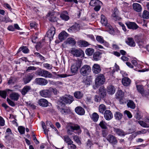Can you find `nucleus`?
Wrapping results in <instances>:
<instances>
[{
	"mask_svg": "<svg viewBox=\"0 0 149 149\" xmlns=\"http://www.w3.org/2000/svg\"><path fill=\"white\" fill-rule=\"evenodd\" d=\"M92 82V78L91 76H87L84 80V82L86 84L90 85Z\"/></svg>",
	"mask_w": 149,
	"mask_h": 149,
	"instance_id": "obj_40",
	"label": "nucleus"
},
{
	"mask_svg": "<svg viewBox=\"0 0 149 149\" xmlns=\"http://www.w3.org/2000/svg\"><path fill=\"white\" fill-rule=\"evenodd\" d=\"M136 87L138 92L140 93L142 96L146 97L148 95V93L144 91L142 86L137 85Z\"/></svg>",
	"mask_w": 149,
	"mask_h": 149,
	"instance_id": "obj_9",
	"label": "nucleus"
},
{
	"mask_svg": "<svg viewBox=\"0 0 149 149\" xmlns=\"http://www.w3.org/2000/svg\"><path fill=\"white\" fill-rule=\"evenodd\" d=\"M99 125L102 129H106L107 128V123L103 120L100 122Z\"/></svg>",
	"mask_w": 149,
	"mask_h": 149,
	"instance_id": "obj_41",
	"label": "nucleus"
},
{
	"mask_svg": "<svg viewBox=\"0 0 149 149\" xmlns=\"http://www.w3.org/2000/svg\"><path fill=\"white\" fill-rule=\"evenodd\" d=\"M126 43L131 47H134L136 44L133 39L131 38H128L127 40L126 41Z\"/></svg>",
	"mask_w": 149,
	"mask_h": 149,
	"instance_id": "obj_28",
	"label": "nucleus"
},
{
	"mask_svg": "<svg viewBox=\"0 0 149 149\" xmlns=\"http://www.w3.org/2000/svg\"><path fill=\"white\" fill-rule=\"evenodd\" d=\"M55 29L53 26H52L47 32V36L51 40L53 38L55 33Z\"/></svg>",
	"mask_w": 149,
	"mask_h": 149,
	"instance_id": "obj_8",
	"label": "nucleus"
},
{
	"mask_svg": "<svg viewBox=\"0 0 149 149\" xmlns=\"http://www.w3.org/2000/svg\"><path fill=\"white\" fill-rule=\"evenodd\" d=\"M19 96V94L16 93H13L10 95V98L14 101H17Z\"/></svg>",
	"mask_w": 149,
	"mask_h": 149,
	"instance_id": "obj_29",
	"label": "nucleus"
},
{
	"mask_svg": "<svg viewBox=\"0 0 149 149\" xmlns=\"http://www.w3.org/2000/svg\"><path fill=\"white\" fill-rule=\"evenodd\" d=\"M7 100L8 104L11 106L12 107H14L15 106V104L14 102H13L7 98Z\"/></svg>",
	"mask_w": 149,
	"mask_h": 149,
	"instance_id": "obj_59",
	"label": "nucleus"
},
{
	"mask_svg": "<svg viewBox=\"0 0 149 149\" xmlns=\"http://www.w3.org/2000/svg\"><path fill=\"white\" fill-rule=\"evenodd\" d=\"M107 140L111 143L113 145L116 144L117 141L115 137L111 134H109L107 138Z\"/></svg>",
	"mask_w": 149,
	"mask_h": 149,
	"instance_id": "obj_15",
	"label": "nucleus"
},
{
	"mask_svg": "<svg viewBox=\"0 0 149 149\" xmlns=\"http://www.w3.org/2000/svg\"><path fill=\"white\" fill-rule=\"evenodd\" d=\"M124 93L121 90H118L116 95V99H121L124 96Z\"/></svg>",
	"mask_w": 149,
	"mask_h": 149,
	"instance_id": "obj_33",
	"label": "nucleus"
},
{
	"mask_svg": "<svg viewBox=\"0 0 149 149\" xmlns=\"http://www.w3.org/2000/svg\"><path fill=\"white\" fill-rule=\"evenodd\" d=\"M74 95L76 98L81 99L83 97L84 94L82 93L80 91H77L74 93Z\"/></svg>",
	"mask_w": 149,
	"mask_h": 149,
	"instance_id": "obj_31",
	"label": "nucleus"
},
{
	"mask_svg": "<svg viewBox=\"0 0 149 149\" xmlns=\"http://www.w3.org/2000/svg\"><path fill=\"white\" fill-rule=\"evenodd\" d=\"M69 145L70 146H68V149H76L77 148L76 146L73 143L69 144Z\"/></svg>",
	"mask_w": 149,
	"mask_h": 149,
	"instance_id": "obj_64",
	"label": "nucleus"
},
{
	"mask_svg": "<svg viewBox=\"0 0 149 149\" xmlns=\"http://www.w3.org/2000/svg\"><path fill=\"white\" fill-rule=\"evenodd\" d=\"M123 84L125 86H128L130 84L131 81L128 77H124L123 78L122 80Z\"/></svg>",
	"mask_w": 149,
	"mask_h": 149,
	"instance_id": "obj_25",
	"label": "nucleus"
},
{
	"mask_svg": "<svg viewBox=\"0 0 149 149\" xmlns=\"http://www.w3.org/2000/svg\"><path fill=\"white\" fill-rule=\"evenodd\" d=\"M68 36V34L65 31L61 32L58 35V38L59 39L62 41Z\"/></svg>",
	"mask_w": 149,
	"mask_h": 149,
	"instance_id": "obj_27",
	"label": "nucleus"
},
{
	"mask_svg": "<svg viewBox=\"0 0 149 149\" xmlns=\"http://www.w3.org/2000/svg\"><path fill=\"white\" fill-rule=\"evenodd\" d=\"M138 123L143 127L147 128H148L149 127V125L143 121H139Z\"/></svg>",
	"mask_w": 149,
	"mask_h": 149,
	"instance_id": "obj_54",
	"label": "nucleus"
},
{
	"mask_svg": "<svg viewBox=\"0 0 149 149\" xmlns=\"http://www.w3.org/2000/svg\"><path fill=\"white\" fill-rule=\"evenodd\" d=\"M67 41L68 43L69 44L72 45H74L76 43V42L74 39L71 38H68Z\"/></svg>",
	"mask_w": 149,
	"mask_h": 149,
	"instance_id": "obj_49",
	"label": "nucleus"
},
{
	"mask_svg": "<svg viewBox=\"0 0 149 149\" xmlns=\"http://www.w3.org/2000/svg\"><path fill=\"white\" fill-rule=\"evenodd\" d=\"M127 106L128 107H130L131 109H134L136 107V105L134 102L131 100H129L127 104Z\"/></svg>",
	"mask_w": 149,
	"mask_h": 149,
	"instance_id": "obj_43",
	"label": "nucleus"
},
{
	"mask_svg": "<svg viewBox=\"0 0 149 149\" xmlns=\"http://www.w3.org/2000/svg\"><path fill=\"white\" fill-rule=\"evenodd\" d=\"M96 38L97 41L100 43L102 44L104 42L103 38L101 36H97Z\"/></svg>",
	"mask_w": 149,
	"mask_h": 149,
	"instance_id": "obj_53",
	"label": "nucleus"
},
{
	"mask_svg": "<svg viewBox=\"0 0 149 149\" xmlns=\"http://www.w3.org/2000/svg\"><path fill=\"white\" fill-rule=\"evenodd\" d=\"M73 139L78 144L80 145L81 144V142L80 140L79 136L77 135L73 136Z\"/></svg>",
	"mask_w": 149,
	"mask_h": 149,
	"instance_id": "obj_51",
	"label": "nucleus"
},
{
	"mask_svg": "<svg viewBox=\"0 0 149 149\" xmlns=\"http://www.w3.org/2000/svg\"><path fill=\"white\" fill-rule=\"evenodd\" d=\"M64 141L68 144V145L69 144L73 143V141L70 138L69 136L67 135H65L63 137Z\"/></svg>",
	"mask_w": 149,
	"mask_h": 149,
	"instance_id": "obj_37",
	"label": "nucleus"
},
{
	"mask_svg": "<svg viewBox=\"0 0 149 149\" xmlns=\"http://www.w3.org/2000/svg\"><path fill=\"white\" fill-rule=\"evenodd\" d=\"M102 53L99 52H96L94 53L93 56V60L95 61L100 60L102 57Z\"/></svg>",
	"mask_w": 149,
	"mask_h": 149,
	"instance_id": "obj_22",
	"label": "nucleus"
},
{
	"mask_svg": "<svg viewBox=\"0 0 149 149\" xmlns=\"http://www.w3.org/2000/svg\"><path fill=\"white\" fill-rule=\"evenodd\" d=\"M102 4V3L99 0H91L89 3L90 6H93Z\"/></svg>",
	"mask_w": 149,
	"mask_h": 149,
	"instance_id": "obj_32",
	"label": "nucleus"
},
{
	"mask_svg": "<svg viewBox=\"0 0 149 149\" xmlns=\"http://www.w3.org/2000/svg\"><path fill=\"white\" fill-rule=\"evenodd\" d=\"M81 61L80 60H76L72 65L71 71L73 74H75L78 71V70L81 66Z\"/></svg>",
	"mask_w": 149,
	"mask_h": 149,
	"instance_id": "obj_4",
	"label": "nucleus"
},
{
	"mask_svg": "<svg viewBox=\"0 0 149 149\" xmlns=\"http://www.w3.org/2000/svg\"><path fill=\"white\" fill-rule=\"evenodd\" d=\"M132 6L134 10L138 12H141L142 10L141 7L139 3H134L133 4Z\"/></svg>",
	"mask_w": 149,
	"mask_h": 149,
	"instance_id": "obj_26",
	"label": "nucleus"
},
{
	"mask_svg": "<svg viewBox=\"0 0 149 149\" xmlns=\"http://www.w3.org/2000/svg\"><path fill=\"white\" fill-rule=\"evenodd\" d=\"M16 79L14 77H10L8 80V83L9 85L13 84L16 82Z\"/></svg>",
	"mask_w": 149,
	"mask_h": 149,
	"instance_id": "obj_52",
	"label": "nucleus"
},
{
	"mask_svg": "<svg viewBox=\"0 0 149 149\" xmlns=\"http://www.w3.org/2000/svg\"><path fill=\"white\" fill-rule=\"evenodd\" d=\"M79 43L81 47H86L90 45L88 42L84 40H80Z\"/></svg>",
	"mask_w": 149,
	"mask_h": 149,
	"instance_id": "obj_38",
	"label": "nucleus"
},
{
	"mask_svg": "<svg viewBox=\"0 0 149 149\" xmlns=\"http://www.w3.org/2000/svg\"><path fill=\"white\" fill-rule=\"evenodd\" d=\"M86 54L88 56H92L94 52V49L92 48H88L85 50Z\"/></svg>",
	"mask_w": 149,
	"mask_h": 149,
	"instance_id": "obj_36",
	"label": "nucleus"
},
{
	"mask_svg": "<svg viewBox=\"0 0 149 149\" xmlns=\"http://www.w3.org/2000/svg\"><path fill=\"white\" fill-rule=\"evenodd\" d=\"M57 108L62 114L64 115L70 113L71 112L69 107H66L64 104L59 103V106L57 107Z\"/></svg>",
	"mask_w": 149,
	"mask_h": 149,
	"instance_id": "obj_3",
	"label": "nucleus"
},
{
	"mask_svg": "<svg viewBox=\"0 0 149 149\" xmlns=\"http://www.w3.org/2000/svg\"><path fill=\"white\" fill-rule=\"evenodd\" d=\"M92 119L94 122H97L98 120L99 116L96 113L94 112L92 115Z\"/></svg>",
	"mask_w": 149,
	"mask_h": 149,
	"instance_id": "obj_45",
	"label": "nucleus"
},
{
	"mask_svg": "<svg viewBox=\"0 0 149 149\" xmlns=\"http://www.w3.org/2000/svg\"><path fill=\"white\" fill-rule=\"evenodd\" d=\"M31 88L29 86H26L21 90V92L22 95H24L27 93L31 90Z\"/></svg>",
	"mask_w": 149,
	"mask_h": 149,
	"instance_id": "obj_24",
	"label": "nucleus"
},
{
	"mask_svg": "<svg viewBox=\"0 0 149 149\" xmlns=\"http://www.w3.org/2000/svg\"><path fill=\"white\" fill-rule=\"evenodd\" d=\"M101 22L102 25L105 26L106 27L109 26L110 24L107 22V20L104 15H101Z\"/></svg>",
	"mask_w": 149,
	"mask_h": 149,
	"instance_id": "obj_21",
	"label": "nucleus"
},
{
	"mask_svg": "<svg viewBox=\"0 0 149 149\" xmlns=\"http://www.w3.org/2000/svg\"><path fill=\"white\" fill-rule=\"evenodd\" d=\"M142 17L145 19H149V12L146 10H144L143 13Z\"/></svg>",
	"mask_w": 149,
	"mask_h": 149,
	"instance_id": "obj_50",
	"label": "nucleus"
},
{
	"mask_svg": "<svg viewBox=\"0 0 149 149\" xmlns=\"http://www.w3.org/2000/svg\"><path fill=\"white\" fill-rule=\"evenodd\" d=\"M49 21L52 22H56L58 20V18L55 16L51 15L49 19Z\"/></svg>",
	"mask_w": 149,
	"mask_h": 149,
	"instance_id": "obj_55",
	"label": "nucleus"
},
{
	"mask_svg": "<svg viewBox=\"0 0 149 149\" xmlns=\"http://www.w3.org/2000/svg\"><path fill=\"white\" fill-rule=\"evenodd\" d=\"M40 93L41 96L44 97H49L51 96L49 89L42 90L40 91Z\"/></svg>",
	"mask_w": 149,
	"mask_h": 149,
	"instance_id": "obj_12",
	"label": "nucleus"
},
{
	"mask_svg": "<svg viewBox=\"0 0 149 149\" xmlns=\"http://www.w3.org/2000/svg\"><path fill=\"white\" fill-rule=\"evenodd\" d=\"M80 29L79 24L77 23L72 26L68 29V31L70 33L76 32Z\"/></svg>",
	"mask_w": 149,
	"mask_h": 149,
	"instance_id": "obj_13",
	"label": "nucleus"
},
{
	"mask_svg": "<svg viewBox=\"0 0 149 149\" xmlns=\"http://www.w3.org/2000/svg\"><path fill=\"white\" fill-rule=\"evenodd\" d=\"M43 66L45 68L48 69H51L52 68V66L49 64L45 63L43 64Z\"/></svg>",
	"mask_w": 149,
	"mask_h": 149,
	"instance_id": "obj_62",
	"label": "nucleus"
},
{
	"mask_svg": "<svg viewBox=\"0 0 149 149\" xmlns=\"http://www.w3.org/2000/svg\"><path fill=\"white\" fill-rule=\"evenodd\" d=\"M73 101V97L70 95H65L63 96L60 97L59 103L61 104H71Z\"/></svg>",
	"mask_w": 149,
	"mask_h": 149,
	"instance_id": "obj_2",
	"label": "nucleus"
},
{
	"mask_svg": "<svg viewBox=\"0 0 149 149\" xmlns=\"http://www.w3.org/2000/svg\"><path fill=\"white\" fill-rule=\"evenodd\" d=\"M115 91L114 87L112 85H110L108 87L107 92L109 94L112 95L113 94Z\"/></svg>",
	"mask_w": 149,
	"mask_h": 149,
	"instance_id": "obj_35",
	"label": "nucleus"
},
{
	"mask_svg": "<svg viewBox=\"0 0 149 149\" xmlns=\"http://www.w3.org/2000/svg\"><path fill=\"white\" fill-rule=\"evenodd\" d=\"M53 76V75L50 72L45 70L43 77L45 78H52Z\"/></svg>",
	"mask_w": 149,
	"mask_h": 149,
	"instance_id": "obj_47",
	"label": "nucleus"
},
{
	"mask_svg": "<svg viewBox=\"0 0 149 149\" xmlns=\"http://www.w3.org/2000/svg\"><path fill=\"white\" fill-rule=\"evenodd\" d=\"M123 114L120 112L116 111L115 112L114 114V117L116 120H119L122 118Z\"/></svg>",
	"mask_w": 149,
	"mask_h": 149,
	"instance_id": "obj_34",
	"label": "nucleus"
},
{
	"mask_svg": "<svg viewBox=\"0 0 149 149\" xmlns=\"http://www.w3.org/2000/svg\"><path fill=\"white\" fill-rule=\"evenodd\" d=\"M50 93H53L54 94L56 95L59 93V91L57 90L56 88L50 87L49 88Z\"/></svg>",
	"mask_w": 149,
	"mask_h": 149,
	"instance_id": "obj_48",
	"label": "nucleus"
},
{
	"mask_svg": "<svg viewBox=\"0 0 149 149\" xmlns=\"http://www.w3.org/2000/svg\"><path fill=\"white\" fill-rule=\"evenodd\" d=\"M5 125V120L1 116H0V126H3Z\"/></svg>",
	"mask_w": 149,
	"mask_h": 149,
	"instance_id": "obj_61",
	"label": "nucleus"
},
{
	"mask_svg": "<svg viewBox=\"0 0 149 149\" xmlns=\"http://www.w3.org/2000/svg\"><path fill=\"white\" fill-rule=\"evenodd\" d=\"M33 77L32 74H29L23 78V81L25 84H26L30 81Z\"/></svg>",
	"mask_w": 149,
	"mask_h": 149,
	"instance_id": "obj_20",
	"label": "nucleus"
},
{
	"mask_svg": "<svg viewBox=\"0 0 149 149\" xmlns=\"http://www.w3.org/2000/svg\"><path fill=\"white\" fill-rule=\"evenodd\" d=\"M99 95L102 97V98H104L106 95V90L104 87L103 86L100 87L99 89Z\"/></svg>",
	"mask_w": 149,
	"mask_h": 149,
	"instance_id": "obj_16",
	"label": "nucleus"
},
{
	"mask_svg": "<svg viewBox=\"0 0 149 149\" xmlns=\"http://www.w3.org/2000/svg\"><path fill=\"white\" fill-rule=\"evenodd\" d=\"M76 112L78 114L82 115L85 113V110L84 109L81 107H77L75 109Z\"/></svg>",
	"mask_w": 149,
	"mask_h": 149,
	"instance_id": "obj_23",
	"label": "nucleus"
},
{
	"mask_svg": "<svg viewBox=\"0 0 149 149\" xmlns=\"http://www.w3.org/2000/svg\"><path fill=\"white\" fill-rule=\"evenodd\" d=\"M70 52L74 56L76 57H79L84 55V52L82 50L75 48H72Z\"/></svg>",
	"mask_w": 149,
	"mask_h": 149,
	"instance_id": "obj_7",
	"label": "nucleus"
},
{
	"mask_svg": "<svg viewBox=\"0 0 149 149\" xmlns=\"http://www.w3.org/2000/svg\"><path fill=\"white\" fill-rule=\"evenodd\" d=\"M92 69L93 73L96 74L100 73L101 71L100 66L97 64H95L93 66Z\"/></svg>",
	"mask_w": 149,
	"mask_h": 149,
	"instance_id": "obj_18",
	"label": "nucleus"
},
{
	"mask_svg": "<svg viewBox=\"0 0 149 149\" xmlns=\"http://www.w3.org/2000/svg\"><path fill=\"white\" fill-rule=\"evenodd\" d=\"M107 27L108 28L109 32L111 34H113L114 33V31L113 29L112 26L109 25V26H107Z\"/></svg>",
	"mask_w": 149,
	"mask_h": 149,
	"instance_id": "obj_58",
	"label": "nucleus"
},
{
	"mask_svg": "<svg viewBox=\"0 0 149 149\" xmlns=\"http://www.w3.org/2000/svg\"><path fill=\"white\" fill-rule=\"evenodd\" d=\"M102 4H100L99 5H97L95 6V7L94 8V10L96 12L99 11L101 8V5Z\"/></svg>",
	"mask_w": 149,
	"mask_h": 149,
	"instance_id": "obj_60",
	"label": "nucleus"
},
{
	"mask_svg": "<svg viewBox=\"0 0 149 149\" xmlns=\"http://www.w3.org/2000/svg\"><path fill=\"white\" fill-rule=\"evenodd\" d=\"M60 17L61 19L65 21H67L69 19V17L64 14H61L60 15Z\"/></svg>",
	"mask_w": 149,
	"mask_h": 149,
	"instance_id": "obj_56",
	"label": "nucleus"
},
{
	"mask_svg": "<svg viewBox=\"0 0 149 149\" xmlns=\"http://www.w3.org/2000/svg\"><path fill=\"white\" fill-rule=\"evenodd\" d=\"M104 116V118L107 120H111L113 117L112 113L109 110H107L105 111Z\"/></svg>",
	"mask_w": 149,
	"mask_h": 149,
	"instance_id": "obj_14",
	"label": "nucleus"
},
{
	"mask_svg": "<svg viewBox=\"0 0 149 149\" xmlns=\"http://www.w3.org/2000/svg\"><path fill=\"white\" fill-rule=\"evenodd\" d=\"M11 21L10 19L7 16L3 17L2 16H0V22H4L6 23L9 22Z\"/></svg>",
	"mask_w": 149,
	"mask_h": 149,
	"instance_id": "obj_42",
	"label": "nucleus"
},
{
	"mask_svg": "<svg viewBox=\"0 0 149 149\" xmlns=\"http://www.w3.org/2000/svg\"><path fill=\"white\" fill-rule=\"evenodd\" d=\"M99 109L100 112L102 114H103L104 112L106 109V107L104 104H101L99 105Z\"/></svg>",
	"mask_w": 149,
	"mask_h": 149,
	"instance_id": "obj_46",
	"label": "nucleus"
},
{
	"mask_svg": "<svg viewBox=\"0 0 149 149\" xmlns=\"http://www.w3.org/2000/svg\"><path fill=\"white\" fill-rule=\"evenodd\" d=\"M18 129L19 132L21 134H24L25 130V128L24 127L22 126H20L18 127Z\"/></svg>",
	"mask_w": 149,
	"mask_h": 149,
	"instance_id": "obj_57",
	"label": "nucleus"
},
{
	"mask_svg": "<svg viewBox=\"0 0 149 149\" xmlns=\"http://www.w3.org/2000/svg\"><path fill=\"white\" fill-rule=\"evenodd\" d=\"M113 131L119 136H124L126 134L123 130L119 129L114 128Z\"/></svg>",
	"mask_w": 149,
	"mask_h": 149,
	"instance_id": "obj_30",
	"label": "nucleus"
},
{
	"mask_svg": "<svg viewBox=\"0 0 149 149\" xmlns=\"http://www.w3.org/2000/svg\"><path fill=\"white\" fill-rule=\"evenodd\" d=\"M105 81L104 76L102 74H98L95 80V84L96 85L100 86L103 84Z\"/></svg>",
	"mask_w": 149,
	"mask_h": 149,
	"instance_id": "obj_6",
	"label": "nucleus"
},
{
	"mask_svg": "<svg viewBox=\"0 0 149 149\" xmlns=\"http://www.w3.org/2000/svg\"><path fill=\"white\" fill-rule=\"evenodd\" d=\"M38 104L41 106L43 107H46L48 105V102L45 99H41L38 101Z\"/></svg>",
	"mask_w": 149,
	"mask_h": 149,
	"instance_id": "obj_19",
	"label": "nucleus"
},
{
	"mask_svg": "<svg viewBox=\"0 0 149 149\" xmlns=\"http://www.w3.org/2000/svg\"><path fill=\"white\" fill-rule=\"evenodd\" d=\"M80 129V127L78 125L71 123H68L66 127L67 133L70 135H72L73 132L76 133L74 131L79 130Z\"/></svg>",
	"mask_w": 149,
	"mask_h": 149,
	"instance_id": "obj_1",
	"label": "nucleus"
},
{
	"mask_svg": "<svg viewBox=\"0 0 149 149\" xmlns=\"http://www.w3.org/2000/svg\"><path fill=\"white\" fill-rule=\"evenodd\" d=\"M119 11L118 9L116 8H115L113 11L112 17L113 19L115 21L119 20L120 18L118 16Z\"/></svg>",
	"mask_w": 149,
	"mask_h": 149,
	"instance_id": "obj_17",
	"label": "nucleus"
},
{
	"mask_svg": "<svg viewBox=\"0 0 149 149\" xmlns=\"http://www.w3.org/2000/svg\"><path fill=\"white\" fill-rule=\"evenodd\" d=\"M22 52L24 53H28L29 52V50L27 47L25 46H23L22 47H20L18 50L17 53H18L21 51Z\"/></svg>",
	"mask_w": 149,
	"mask_h": 149,
	"instance_id": "obj_39",
	"label": "nucleus"
},
{
	"mask_svg": "<svg viewBox=\"0 0 149 149\" xmlns=\"http://www.w3.org/2000/svg\"><path fill=\"white\" fill-rule=\"evenodd\" d=\"M91 71V67L88 65H84L80 69V73L83 76H86L88 75Z\"/></svg>",
	"mask_w": 149,
	"mask_h": 149,
	"instance_id": "obj_5",
	"label": "nucleus"
},
{
	"mask_svg": "<svg viewBox=\"0 0 149 149\" xmlns=\"http://www.w3.org/2000/svg\"><path fill=\"white\" fill-rule=\"evenodd\" d=\"M124 113L125 114H127V117L129 118H131L132 117V115L131 113L129 111L127 110H125L124 111Z\"/></svg>",
	"mask_w": 149,
	"mask_h": 149,
	"instance_id": "obj_63",
	"label": "nucleus"
},
{
	"mask_svg": "<svg viewBox=\"0 0 149 149\" xmlns=\"http://www.w3.org/2000/svg\"><path fill=\"white\" fill-rule=\"evenodd\" d=\"M36 83L39 85L45 86L48 83L47 80L43 78H37L35 80Z\"/></svg>",
	"mask_w": 149,
	"mask_h": 149,
	"instance_id": "obj_10",
	"label": "nucleus"
},
{
	"mask_svg": "<svg viewBox=\"0 0 149 149\" xmlns=\"http://www.w3.org/2000/svg\"><path fill=\"white\" fill-rule=\"evenodd\" d=\"M11 91L10 89H7L6 91H0V95L3 98L5 99L6 97L7 92Z\"/></svg>",
	"mask_w": 149,
	"mask_h": 149,
	"instance_id": "obj_44",
	"label": "nucleus"
},
{
	"mask_svg": "<svg viewBox=\"0 0 149 149\" xmlns=\"http://www.w3.org/2000/svg\"><path fill=\"white\" fill-rule=\"evenodd\" d=\"M125 24L128 28L130 29L136 30L138 28V25L134 22L128 21L126 22Z\"/></svg>",
	"mask_w": 149,
	"mask_h": 149,
	"instance_id": "obj_11",
	"label": "nucleus"
}]
</instances>
